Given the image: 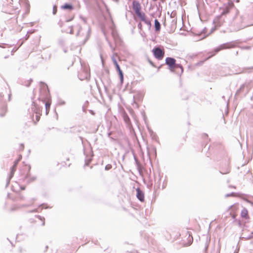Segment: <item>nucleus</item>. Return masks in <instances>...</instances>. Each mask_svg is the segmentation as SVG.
<instances>
[{"instance_id": "obj_1", "label": "nucleus", "mask_w": 253, "mask_h": 253, "mask_svg": "<svg viewBox=\"0 0 253 253\" xmlns=\"http://www.w3.org/2000/svg\"><path fill=\"white\" fill-rule=\"evenodd\" d=\"M166 64L171 72L178 74L180 76L183 74L184 72L183 66L180 64H176L175 59L171 57L166 58Z\"/></svg>"}, {"instance_id": "obj_2", "label": "nucleus", "mask_w": 253, "mask_h": 253, "mask_svg": "<svg viewBox=\"0 0 253 253\" xmlns=\"http://www.w3.org/2000/svg\"><path fill=\"white\" fill-rule=\"evenodd\" d=\"M19 2L13 0H5L4 2V6L5 12L9 14H13L18 9Z\"/></svg>"}, {"instance_id": "obj_3", "label": "nucleus", "mask_w": 253, "mask_h": 253, "mask_svg": "<svg viewBox=\"0 0 253 253\" xmlns=\"http://www.w3.org/2000/svg\"><path fill=\"white\" fill-rule=\"evenodd\" d=\"M40 95L39 99L42 101H45V100L49 98V91L47 89V87L44 85H43L40 89Z\"/></svg>"}, {"instance_id": "obj_4", "label": "nucleus", "mask_w": 253, "mask_h": 253, "mask_svg": "<svg viewBox=\"0 0 253 253\" xmlns=\"http://www.w3.org/2000/svg\"><path fill=\"white\" fill-rule=\"evenodd\" d=\"M152 52L154 57L158 60H162L165 56V50L159 47H155L152 49Z\"/></svg>"}, {"instance_id": "obj_5", "label": "nucleus", "mask_w": 253, "mask_h": 253, "mask_svg": "<svg viewBox=\"0 0 253 253\" xmlns=\"http://www.w3.org/2000/svg\"><path fill=\"white\" fill-rule=\"evenodd\" d=\"M31 222L36 224L37 226H43L45 224V219L39 215H37L35 216Z\"/></svg>"}, {"instance_id": "obj_6", "label": "nucleus", "mask_w": 253, "mask_h": 253, "mask_svg": "<svg viewBox=\"0 0 253 253\" xmlns=\"http://www.w3.org/2000/svg\"><path fill=\"white\" fill-rule=\"evenodd\" d=\"M240 216H241V217L244 221H245L246 222H249V220L250 219V216L249 215V211L246 208H244L242 210V211H241V213H240Z\"/></svg>"}, {"instance_id": "obj_7", "label": "nucleus", "mask_w": 253, "mask_h": 253, "mask_svg": "<svg viewBox=\"0 0 253 253\" xmlns=\"http://www.w3.org/2000/svg\"><path fill=\"white\" fill-rule=\"evenodd\" d=\"M136 14L142 21L144 22L148 25L150 26H151V22L146 18V16L144 13L140 11L137 13Z\"/></svg>"}, {"instance_id": "obj_8", "label": "nucleus", "mask_w": 253, "mask_h": 253, "mask_svg": "<svg viewBox=\"0 0 253 253\" xmlns=\"http://www.w3.org/2000/svg\"><path fill=\"white\" fill-rule=\"evenodd\" d=\"M132 8L133 10L135 11V13L136 14L137 13L141 11V6L140 3L136 0H134L132 2Z\"/></svg>"}, {"instance_id": "obj_9", "label": "nucleus", "mask_w": 253, "mask_h": 253, "mask_svg": "<svg viewBox=\"0 0 253 253\" xmlns=\"http://www.w3.org/2000/svg\"><path fill=\"white\" fill-rule=\"evenodd\" d=\"M186 236L188 237V241L187 242H183V245L185 246H190L193 242V239L192 236L190 234V232L187 231Z\"/></svg>"}, {"instance_id": "obj_10", "label": "nucleus", "mask_w": 253, "mask_h": 253, "mask_svg": "<svg viewBox=\"0 0 253 253\" xmlns=\"http://www.w3.org/2000/svg\"><path fill=\"white\" fill-rule=\"evenodd\" d=\"M136 196L137 198L141 202H143L144 200V196L143 193L140 189V188L136 189Z\"/></svg>"}, {"instance_id": "obj_11", "label": "nucleus", "mask_w": 253, "mask_h": 253, "mask_svg": "<svg viewBox=\"0 0 253 253\" xmlns=\"http://www.w3.org/2000/svg\"><path fill=\"white\" fill-rule=\"evenodd\" d=\"M80 77L81 80L84 79H88L90 75L87 70H84L82 73L80 74Z\"/></svg>"}, {"instance_id": "obj_12", "label": "nucleus", "mask_w": 253, "mask_h": 253, "mask_svg": "<svg viewBox=\"0 0 253 253\" xmlns=\"http://www.w3.org/2000/svg\"><path fill=\"white\" fill-rule=\"evenodd\" d=\"M21 156H20L18 160H17L16 161H15L14 162V165L11 169V176L13 175L14 172H15V171L16 170V167L19 161L21 160Z\"/></svg>"}, {"instance_id": "obj_13", "label": "nucleus", "mask_w": 253, "mask_h": 253, "mask_svg": "<svg viewBox=\"0 0 253 253\" xmlns=\"http://www.w3.org/2000/svg\"><path fill=\"white\" fill-rule=\"evenodd\" d=\"M61 8L64 9H69L71 10L73 9V6L70 4L65 3L64 5L61 6Z\"/></svg>"}, {"instance_id": "obj_14", "label": "nucleus", "mask_w": 253, "mask_h": 253, "mask_svg": "<svg viewBox=\"0 0 253 253\" xmlns=\"http://www.w3.org/2000/svg\"><path fill=\"white\" fill-rule=\"evenodd\" d=\"M155 28L156 31H159L161 29V25L157 19L155 20Z\"/></svg>"}, {"instance_id": "obj_15", "label": "nucleus", "mask_w": 253, "mask_h": 253, "mask_svg": "<svg viewBox=\"0 0 253 253\" xmlns=\"http://www.w3.org/2000/svg\"><path fill=\"white\" fill-rule=\"evenodd\" d=\"M45 101H46V102H45L46 112V114H47L48 113V112H49V109H50V105H51V102L48 99H47V101L46 100H45Z\"/></svg>"}, {"instance_id": "obj_16", "label": "nucleus", "mask_w": 253, "mask_h": 253, "mask_svg": "<svg viewBox=\"0 0 253 253\" xmlns=\"http://www.w3.org/2000/svg\"><path fill=\"white\" fill-rule=\"evenodd\" d=\"M112 60H113L114 65H115V66L116 67V69L118 71V73L120 72V71H121L122 70H121L119 64H118L115 58H113Z\"/></svg>"}, {"instance_id": "obj_17", "label": "nucleus", "mask_w": 253, "mask_h": 253, "mask_svg": "<svg viewBox=\"0 0 253 253\" xmlns=\"http://www.w3.org/2000/svg\"><path fill=\"white\" fill-rule=\"evenodd\" d=\"M119 76H120V77L121 81L122 82H123V79H124V77H123V73L122 71H121L120 72H119Z\"/></svg>"}, {"instance_id": "obj_18", "label": "nucleus", "mask_w": 253, "mask_h": 253, "mask_svg": "<svg viewBox=\"0 0 253 253\" xmlns=\"http://www.w3.org/2000/svg\"><path fill=\"white\" fill-rule=\"evenodd\" d=\"M112 168V165L111 164H108L105 166V169L108 170Z\"/></svg>"}, {"instance_id": "obj_19", "label": "nucleus", "mask_w": 253, "mask_h": 253, "mask_svg": "<svg viewBox=\"0 0 253 253\" xmlns=\"http://www.w3.org/2000/svg\"><path fill=\"white\" fill-rule=\"evenodd\" d=\"M223 48H224L222 47V46H221L220 47H219L216 48L215 49V52H218L219 51H220V50H221V49H222Z\"/></svg>"}, {"instance_id": "obj_20", "label": "nucleus", "mask_w": 253, "mask_h": 253, "mask_svg": "<svg viewBox=\"0 0 253 253\" xmlns=\"http://www.w3.org/2000/svg\"><path fill=\"white\" fill-rule=\"evenodd\" d=\"M57 12V7L54 6L53 7V14H55Z\"/></svg>"}, {"instance_id": "obj_21", "label": "nucleus", "mask_w": 253, "mask_h": 253, "mask_svg": "<svg viewBox=\"0 0 253 253\" xmlns=\"http://www.w3.org/2000/svg\"><path fill=\"white\" fill-rule=\"evenodd\" d=\"M148 62L150 64V65H151L153 67H156L155 65L154 64V63L150 60H148Z\"/></svg>"}, {"instance_id": "obj_22", "label": "nucleus", "mask_w": 253, "mask_h": 253, "mask_svg": "<svg viewBox=\"0 0 253 253\" xmlns=\"http://www.w3.org/2000/svg\"><path fill=\"white\" fill-rule=\"evenodd\" d=\"M25 169L29 172L30 171V168L29 166H25Z\"/></svg>"}, {"instance_id": "obj_23", "label": "nucleus", "mask_w": 253, "mask_h": 253, "mask_svg": "<svg viewBox=\"0 0 253 253\" xmlns=\"http://www.w3.org/2000/svg\"><path fill=\"white\" fill-rule=\"evenodd\" d=\"M36 121L38 122L40 120V117L37 114L36 116Z\"/></svg>"}, {"instance_id": "obj_24", "label": "nucleus", "mask_w": 253, "mask_h": 253, "mask_svg": "<svg viewBox=\"0 0 253 253\" xmlns=\"http://www.w3.org/2000/svg\"><path fill=\"white\" fill-rule=\"evenodd\" d=\"M138 27H139V28H140V29L141 28L142 25H141V23H139V24H138Z\"/></svg>"}, {"instance_id": "obj_25", "label": "nucleus", "mask_w": 253, "mask_h": 253, "mask_svg": "<svg viewBox=\"0 0 253 253\" xmlns=\"http://www.w3.org/2000/svg\"><path fill=\"white\" fill-rule=\"evenodd\" d=\"M232 217H233V218H235V217H236V215H232Z\"/></svg>"}, {"instance_id": "obj_26", "label": "nucleus", "mask_w": 253, "mask_h": 253, "mask_svg": "<svg viewBox=\"0 0 253 253\" xmlns=\"http://www.w3.org/2000/svg\"><path fill=\"white\" fill-rule=\"evenodd\" d=\"M229 170H228L227 171H226L225 173H228L229 172Z\"/></svg>"}, {"instance_id": "obj_27", "label": "nucleus", "mask_w": 253, "mask_h": 253, "mask_svg": "<svg viewBox=\"0 0 253 253\" xmlns=\"http://www.w3.org/2000/svg\"><path fill=\"white\" fill-rule=\"evenodd\" d=\"M239 1V0H237V2H238Z\"/></svg>"}, {"instance_id": "obj_28", "label": "nucleus", "mask_w": 253, "mask_h": 253, "mask_svg": "<svg viewBox=\"0 0 253 253\" xmlns=\"http://www.w3.org/2000/svg\"><path fill=\"white\" fill-rule=\"evenodd\" d=\"M154 1H156L157 0H153Z\"/></svg>"}]
</instances>
